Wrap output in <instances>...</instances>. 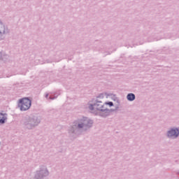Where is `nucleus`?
<instances>
[{"label": "nucleus", "mask_w": 179, "mask_h": 179, "mask_svg": "<svg viewBox=\"0 0 179 179\" xmlns=\"http://www.w3.org/2000/svg\"><path fill=\"white\" fill-rule=\"evenodd\" d=\"M120 104L117 103V105H116L115 108V111H117V110H118V108H120Z\"/></svg>", "instance_id": "obj_17"}, {"label": "nucleus", "mask_w": 179, "mask_h": 179, "mask_svg": "<svg viewBox=\"0 0 179 179\" xmlns=\"http://www.w3.org/2000/svg\"><path fill=\"white\" fill-rule=\"evenodd\" d=\"M59 94H54V96H55L54 97H55V96L58 97V95H59Z\"/></svg>", "instance_id": "obj_21"}, {"label": "nucleus", "mask_w": 179, "mask_h": 179, "mask_svg": "<svg viewBox=\"0 0 179 179\" xmlns=\"http://www.w3.org/2000/svg\"><path fill=\"white\" fill-rule=\"evenodd\" d=\"M48 96H49V94H46L45 96V99H48Z\"/></svg>", "instance_id": "obj_20"}, {"label": "nucleus", "mask_w": 179, "mask_h": 179, "mask_svg": "<svg viewBox=\"0 0 179 179\" xmlns=\"http://www.w3.org/2000/svg\"><path fill=\"white\" fill-rule=\"evenodd\" d=\"M55 99H57V96H54V97L50 96V97H49V99H50V100H55Z\"/></svg>", "instance_id": "obj_16"}, {"label": "nucleus", "mask_w": 179, "mask_h": 179, "mask_svg": "<svg viewBox=\"0 0 179 179\" xmlns=\"http://www.w3.org/2000/svg\"><path fill=\"white\" fill-rule=\"evenodd\" d=\"M48 176H50V172L47 166L41 165L38 170L35 171L34 179H45L46 177H48Z\"/></svg>", "instance_id": "obj_4"}, {"label": "nucleus", "mask_w": 179, "mask_h": 179, "mask_svg": "<svg viewBox=\"0 0 179 179\" xmlns=\"http://www.w3.org/2000/svg\"><path fill=\"white\" fill-rule=\"evenodd\" d=\"M103 104L106 106H109V107L114 106V103H113V101L105 102V103H103Z\"/></svg>", "instance_id": "obj_12"}, {"label": "nucleus", "mask_w": 179, "mask_h": 179, "mask_svg": "<svg viewBox=\"0 0 179 179\" xmlns=\"http://www.w3.org/2000/svg\"><path fill=\"white\" fill-rule=\"evenodd\" d=\"M93 127V120L87 117H83L74 120L68 129L69 138L76 139L77 136L82 135V132H86Z\"/></svg>", "instance_id": "obj_1"}, {"label": "nucleus", "mask_w": 179, "mask_h": 179, "mask_svg": "<svg viewBox=\"0 0 179 179\" xmlns=\"http://www.w3.org/2000/svg\"><path fill=\"white\" fill-rule=\"evenodd\" d=\"M52 60H50V59H46L45 62V64H52Z\"/></svg>", "instance_id": "obj_15"}, {"label": "nucleus", "mask_w": 179, "mask_h": 179, "mask_svg": "<svg viewBox=\"0 0 179 179\" xmlns=\"http://www.w3.org/2000/svg\"><path fill=\"white\" fill-rule=\"evenodd\" d=\"M41 123V117L37 114H31L29 116L23 117L22 120V124L29 131L37 128Z\"/></svg>", "instance_id": "obj_2"}, {"label": "nucleus", "mask_w": 179, "mask_h": 179, "mask_svg": "<svg viewBox=\"0 0 179 179\" xmlns=\"http://www.w3.org/2000/svg\"><path fill=\"white\" fill-rule=\"evenodd\" d=\"M0 59H2V52H0Z\"/></svg>", "instance_id": "obj_19"}, {"label": "nucleus", "mask_w": 179, "mask_h": 179, "mask_svg": "<svg viewBox=\"0 0 179 179\" xmlns=\"http://www.w3.org/2000/svg\"><path fill=\"white\" fill-rule=\"evenodd\" d=\"M167 138H172V139H177L179 136V128L178 127H173L171 128L166 132Z\"/></svg>", "instance_id": "obj_7"}, {"label": "nucleus", "mask_w": 179, "mask_h": 179, "mask_svg": "<svg viewBox=\"0 0 179 179\" xmlns=\"http://www.w3.org/2000/svg\"><path fill=\"white\" fill-rule=\"evenodd\" d=\"M95 99H97V100H99V99H104V93L99 94Z\"/></svg>", "instance_id": "obj_14"}, {"label": "nucleus", "mask_w": 179, "mask_h": 179, "mask_svg": "<svg viewBox=\"0 0 179 179\" xmlns=\"http://www.w3.org/2000/svg\"><path fill=\"white\" fill-rule=\"evenodd\" d=\"M0 145H1V142H0Z\"/></svg>", "instance_id": "obj_23"}, {"label": "nucleus", "mask_w": 179, "mask_h": 179, "mask_svg": "<svg viewBox=\"0 0 179 179\" xmlns=\"http://www.w3.org/2000/svg\"><path fill=\"white\" fill-rule=\"evenodd\" d=\"M88 108L90 111H99V113H104L106 106H104V103L99 99H92L89 101Z\"/></svg>", "instance_id": "obj_3"}, {"label": "nucleus", "mask_w": 179, "mask_h": 179, "mask_svg": "<svg viewBox=\"0 0 179 179\" xmlns=\"http://www.w3.org/2000/svg\"><path fill=\"white\" fill-rule=\"evenodd\" d=\"M8 114L0 113V125H3L5 122H6V120H8Z\"/></svg>", "instance_id": "obj_9"}, {"label": "nucleus", "mask_w": 179, "mask_h": 179, "mask_svg": "<svg viewBox=\"0 0 179 179\" xmlns=\"http://www.w3.org/2000/svg\"><path fill=\"white\" fill-rule=\"evenodd\" d=\"M148 43H151V41H155V40H152L150 38H148Z\"/></svg>", "instance_id": "obj_18"}, {"label": "nucleus", "mask_w": 179, "mask_h": 179, "mask_svg": "<svg viewBox=\"0 0 179 179\" xmlns=\"http://www.w3.org/2000/svg\"><path fill=\"white\" fill-rule=\"evenodd\" d=\"M105 94L106 96H111L112 100H113V101H116L117 103V104H120V99H118V97H117V95L115 94H107L105 93Z\"/></svg>", "instance_id": "obj_10"}, {"label": "nucleus", "mask_w": 179, "mask_h": 179, "mask_svg": "<svg viewBox=\"0 0 179 179\" xmlns=\"http://www.w3.org/2000/svg\"><path fill=\"white\" fill-rule=\"evenodd\" d=\"M1 59L3 60V61H6L7 59H9V55H1Z\"/></svg>", "instance_id": "obj_13"}, {"label": "nucleus", "mask_w": 179, "mask_h": 179, "mask_svg": "<svg viewBox=\"0 0 179 179\" xmlns=\"http://www.w3.org/2000/svg\"><path fill=\"white\" fill-rule=\"evenodd\" d=\"M136 99V96H135V94L134 93H129L127 95V99L128 101H134Z\"/></svg>", "instance_id": "obj_11"}, {"label": "nucleus", "mask_w": 179, "mask_h": 179, "mask_svg": "<svg viewBox=\"0 0 179 179\" xmlns=\"http://www.w3.org/2000/svg\"><path fill=\"white\" fill-rule=\"evenodd\" d=\"M115 111V109H108L106 107L104 108L103 113H99V117H101L102 118H107L108 115H110V113H114Z\"/></svg>", "instance_id": "obj_8"}, {"label": "nucleus", "mask_w": 179, "mask_h": 179, "mask_svg": "<svg viewBox=\"0 0 179 179\" xmlns=\"http://www.w3.org/2000/svg\"><path fill=\"white\" fill-rule=\"evenodd\" d=\"M111 53L110 52H107V55H110Z\"/></svg>", "instance_id": "obj_22"}, {"label": "nucleus", "mask_w": 179, "mask_h": 179, "mask_svg": "<svg viewBox=\"0 0 179 179\" xmlns=\"http://www.w3.org/2000/svg\"><path fill=\"white\" fill-rule=\"evenodd\" d=\"M18 107L21 111H27L31 107V101L29 97H24L19 99Z\"/></svg>", "instance_id": "obj_5"}, {"label": "nucleus", "mask_w": 179, "mask_h": 179, "mask_svg": "<svg viewBox=\"0 0 179 179\" xmlns=\"http://www.w3.org/2000/svg\"><path fill=\"white\" fill-rule=\"evenodd\" d=\"M9 28L3 24L2 20H0V41L3 40L6 37L7 34H9Z\"/></svg>", "instance_id": "obj_6"}]
</instances>
